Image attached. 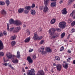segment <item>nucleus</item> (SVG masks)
I'll return each mask as SVG.
<instances>
[{
	"instance_id": "nucleus-51",
	"label": "nucleus",
	"mask_w": 75,
	"mask_h": 75,
	"mask_svg": "<svg viewBox=\"0 0 75 75\" xmlns=\"http://www.w3.org/2000/svg\"><path fill=\"white\" fill-rule=\"evenodd\" d=\"M38 31L39 32L41 31H42V28H39Z\"/></svg>"
},
{
	"instance_id": "nucleus-4",
	"label": "nucleus",
	"mask_w": 75,
	"mask_h": 75,
	"mask_svg": "<svg viewBox=\"0 0 75 75\" xmlns=\"http://www.w3.org/2000/svg\"><path fill=\"white\" fill-rule=\"evenodd\" d=\"M31 6H28L25 7V10L24 11V13L25 14H28L29 12V11L31 10Z\"/></svg>"
},
{
	"instance_id": "nucleus-56",
	"label": "nucleus",
	"mask_w": 75,
	"mask_h": 75,
	"mask_svg": "<svg viewBox=\"0 0 75 75\" xmlns=\"http://www.w3.org/2000/svg\"><path fill=\"white\" fill-rule=\"evenodd\" d=\"M51 1H57V0H50Z\"/></svg>"
},
{
	"instance_id": "nucleus-38",
	"label": "nucleus",
	"mask_w": 75,
	"mask_h": 75,
	"mask_svg": "<svg viewBox=\"0 0 75 75\" xmlns=\"http://www.w3.org/2000/svg\"><path fill=\"white\" fill-rule=\"evenodd\" d=\"M35 6V5L34 4H33L32 6L31 7V8H34Z\"/></svg>"
},
{
	"instance_id": "nucleus-2",
	"label": "nucleus",
	"mask_w": 75,
	"mask_h": 75,
	"mask_svg": "<svg viewBox=\"0 0 75 75\" xmlns=\"http://www.w3.org/2000/svg\"><path fill=\"white\" fill-rule=\"evenodd\" d=\"M38 75H45V73L43 70H40L38 72ZM27 75H35V70L34 69H32L30 70L29 72H28L27 73Z\"/></svg>"
},
{
	"instance_id": "nucleus-11",
	"label": "nucleus",
	"mask_w": 75,
	"mask_h": 75,
	"mask_svg": "<svg viewBox=\"0 0 75 75\" xmlns=\"http://www.w3.org/2000/svg\"><path fill=\"white\" fill-rule=\"evenodd\" d=\"M1 14L4 16H6L7 12L4 9L2 10L1 11Z\"/></svg>"
},
{
	"instance_id": "nucleus-13",
	"label": "nucleus",
	"mask_w": 75,
	"mask_h": 75,
	"mask_svg": "<svg viewBox=\"0 0 75 75\" xmlns=\"http://www.w3.org/2000/svg\"><path fill=\"white\" fill-rule=\"evenodd\" d=\"M12 61L13 62V63H15V64H17L18 62V61L17 59H15L13 58L12 59Z\"/></svg>"
},
{
	"instance_id": "nucleus-30",
	"label": "nucleus",
	"mask_w": 75,
	"mask_h": 75,
	"mask_svg": "<svg viewBox=\"0 0 75 75\" xmlns=\"http://www.w3.org/2000/svg\"><path fill=\"white\" fill-rule=\"evenodd\" d=\"M16 42L15 41H12L11 42V45L12 47H13V46H14L15 45H16Z\"/></svg>"
},
{
	"instance_id": "nucleus-25",
	"label": "nucleus",
	"mask_w": 75,
	"mask_h": 75,
	"mask_svg": "<svg viewBox=\"0 0 75 75\" xmlns=\"http://www.w3.org/2000/svg\"><path fill=\"white\" fill-rule=\"evenodd\" d=\"M31 13L32 15H33V16H34V15L35 14L36 12L35 10H33L31 11Z\"/></svg>"
},
{
	"instance_id": "nucleus-46",
	"label": "nucleus",
	"mask_w": 75,
	"mask_h": 75,
	"mask_svg": "<svg viewBox=\"0 0 75 75\" xmlns=\"http://www.w3.org/2000/svg\"><path fill=\"white\" fill-rule=\"evenodd\" d=\"M44 42V40H42L40 42V44H43V42Z\"/></svg>"
},
{
	"instance_id": "nucleus-53",
	"label": "nucleus",
	"mask_w": 75,
	"mask_h": 75,
	"mask_svg": "<svg viewBox=\"0 0 75 75\" xmlns=\"http://www.w3.org/2000/svg\"><path fill=\"white\" fill-rule=\"evenodd\" d=\"M33 49L30 50H29V52H32V51H33Z\"/></svg>"
},
{
	"instance_id": "nucleus-15",
	"label": "nucleus",
	"mask_w": 75,
	"mask_h": 75,
	"mask_svg": "<svg viewBox=\"0 0 75 75\" xmlns=\"http://www.w3.org/2000/svg\"><path fill=\"white\" fill-rule=\"evenodd\" d=\"M3 44L2 43V41L0 40V50L3 49Z\"/></svg>"
},
{
	"instance_id": "nucleus-40",
	"label": "nucleus",
	"mask_w": 75,
	"mask_h": 75,
	"mask_svg": "<svg viewBox=\"0 0 75 75\" xmlns=\"http://www.w3.org/2000/svg\"><path fill=\"white\" fill-rule=\"evenodd\" d=\"M9 64L8 63V65L9 67H10V68H11V69H14V67H12V66H11V64Z\"/></svg>"
},
{
	"instance_id": "nucleus-26",
	"label": "nucleus",
	"mask_w": 75,
	"mask_h": 75,
	"mask_svg": "<svg viewBox=\"0 0 75 75\" xmlns=\"http://www.w3.org/2000/svg\"><path fill=\"white\" fill-rule=\"evenodd\" d=\"M6 55L8 59H10L12 58V54H6Z\"/></svg>"
},
{
	"instance_id": "nucleus-29",
	"label": "nucleus",
	"mask_w": 75,
	"mask_h": 75,
	"mask_svg": "<svg viewBox=\"0 0 75 75\" xmlns=\"http://www.w3.org/2000/svg\"><path fill=\"white\" fill-rule=\"evenodd\" d=\"M65 35V33H63L62 34H61V38H63V37H64Z\"/></svg>"
},
{
	"instance_id": "nucleus-21",
	"label": "nucleus",
	"mask_w": 75,
	"mask_h": 75,
	"mask_svg": "<svg viewBox=\"0 0 75 75\" xmlns=\"http://www.w3.org/2000/svg\"><path fill=\"white\" fill-rule=\"evenodd\" d=\"M30 39H31V38L30 37L27 38L25 40V42H28L30 40Z\"/></svg>"
},
{
	"instance_id": "nucleus-27",
	"label": "nucleus",
	"mask_w": 75,
	"mask_h": 75,
	"mask_svg": "<svg viewBox=\"0 0 75 75\" xmlns=\"http://www.w3.org/2000/svg\"><path fill=\"white\" fill-rule=\"evenodd\" d=\"M74 0H69L68 3V5H69V4H71L72 3V2H73Z\"/></svg>"
},
{
	"instance_id": "nucleus-7",
	"label": "nucleus",
	"mask_w": 75,
	"mask_h": 75,
	"mask_svg": "<svg viewBox=\"0 0 75 75\" xmlns=\"http://www.w3.org/2000/svg\"><path fill=\"white\" fill-rule=\"evenodd\" d=\"M50 3V0H44V4L45 6H48Z\"/></svg>"
},
{
	"instance_id": "nucleus-18",
	"label": "nucleus",
	"mask_w": 75,
	"mask_h": 75,
	"mask_svg": "<svg viewBox=\"0 0 75 75\" xmlns=\"http://www.w3.org/2000/svg\"><path fill=\"white\" fill-rule=\"evenodd\" d=\"M34 39V40H38V35H37V34H35L34 33V35L33 37Z\"/></svg>"
},
{
	"instance_id": "nucleus-19",
	"label": "nucleus",
	"mask_w": 75,
	"mask_h": 75,
	"mask_svg": "<svg viewBox=\"0 0 75 75\" xmlns=\"http://www.w3.org/2000/svg\"><path fill=\"white\" fill-rule=\"evenodd\" d=\"M56 19L55 18H53L51 21L50 23L51 24H54V23H55Z\"/></svg>"
},
{
	"instance_id": "nucleus-28",
	"label": "nucleus",
	"mask_w": 75,
	"mask_h": 75,
	"mask_svg": "<svg viewBox=\"0 0 75 75\" xmlns=\"http://www.w3.org/2000/svg\"><path fill=\"white\" fill-rule=\"evenodd\" d=\"M16 37H17V36L16 35H14L13 36L11 37V40H15L16 38Z\"/></svg>"
},
{
	"instance_id": "nucleus-59",
	"label": "nucleus",
	"mask_w": 75,
	"mask_h": 75,
	"mask_svg": "<svg viewBox=\"0 0 75 75\" xmlns=\"http://www.w3.org/2000/svg\"><path fill=\"white\" fill-rule=\"evenodd\" d=\"M39 40H41L42 38V37L41 36V37H39Z\"/></svg>"
},
{
	"instance_id": "nucleus-23",
	"label": "nucleus",
	"mask_w": 75,
	"mask_h": 75,
	"mask_svg": "<svg viewBox=\"0 0 75 75\" xmlns=\"http://www.w3.org/2000/svg\"><path fill=\"white\" fill-rule=\"evenodd\" d=\"M23 11L24 8H20V9H19L18 10V13H23Z\"/></svg>"
},
{
	"instance_id": "nucleus-22",
	"label": "nucleus",
	"mask_w": 75,
	"mask_h": 75,
	"mask_svg": "<svg viewBox=\"0 0 75 75\" xmlns=\"http://www.w3.org/2000/svg\"><path fill=\"white\" fill-rule=\"evenodd\" d=\"M16 57L18 58H21L20 54V52L19 51H18L17 52V56Z\"/></svg>"
},
{
	"instance_id": "nucleus-10",
	"label": "nucleus",
	"mask_w": 75,
	"mask_h": 75,
	"mask_svg": "<svg viewBox=\"0 0 75 75\" xmlns=\"http://www.w3.org/2000/svg\"><path fill=\"white\" fill-rule=\"evenodd\" d=\"M62 13L63 14H67V8H64L62 11Z\"/></svg>"
},
{
	"instance_id": "nucleus-62",
	"label": "nucleus",
	"mask_w": 75,
	"mask_h": 75,
	"mask_svg": "<svg viewBox=\"0 0 75 75\" xmlns=\"http://www.w3.org/2000/svg\"><path fill=\"white\" fill-rule=\"evenodd\" d=\"M63 62L64 64H67V62H65V61H64Z\"/></svg>"
},
{
	"instance_id": "nucleus-60",
	"label": "nucleus",
	"mask_w": 75,
	"mask_h": 75,
	"mask_svg": "<svg viewBox=\"0 0 75 75\" xmlns=\"http://www.w3.org/2000/svg\"><path fill=\"white\" fill-rule=\"evenodd\" d=\"M3 65H5V66H7V63H6L5 64H3Z\"/></svg>"
},
{
	"instance_id": "nucleus-54",
	"label": "nucleus",
	"mask_w": 75,
	"mask_h": 75,
	"mask_svg": "<svg viewBox=\"0 0 75 75\" xmlns=\"http://www.w3.org/2000/svg\"><path fill=\"white\" fill-rule=\"evenodd\" d=\"M33 58L34 59H35V58H36V56L35 55H33Z\"/></svg>"
},
{
	"instance_id": "nucleus-5",
	"label": "nucleus",
	"mask_w": 75,
	"mask_h": 75,
	"mask_svg": "<svg viewBox=\"0 0 75 75\" xmlns=\"http://www.w3.org/2000/svg\"><path fill=\"white\" fill-rule=\"evenodd\" d=\"M56 68L58 71H61V69H62V66L61 64H57Z\"/></svg>"
},
{
	"instance_id": "nucleus-42",
	"label": "nucleus",
	"mask_w": 75,
	"mask_h": 75,
	"mask_svg": "<svg viewBox=\"0 0 75 75\" xmlns=\"http://www.w3.org/2000/svg\"><path fill=\"white\" fill-rule=\"evenodd\" d=\"M3 36V33L1 31H0V37H2Z\"/></svg>"
},
{
	"instance_id": "nucleus-20",
	"label": "nucleus",
	"mask_w": 75,
	"mask_h": 75,
	"mask_svg": "<svg viewBox=\"0 0 75 75\" xmlns=\"http://www.w3.org/2000/svg\"><path fill=\"white\" fill-rule=\"evenodd\" d=\"M46 51L47 52H52V50L49 47H47Z\"/></svg>"
},
{
	"instance_id": "nucleus-36",
	"label": "nucleus",
	"mask_w": 75,
	"mask_h": 75,
	"mask_svg": "<svg viewBox=\"0 0 75 75\" xmlns=\"http://www.w3.org/2000/svg\"><path fill=\"white\" fill-rule=\"evenodd\" d=\"M30 33H31V32L30 31L28 30L26 33L28 35H30Z\"/></svg>"
},
{
	"instance_id": "nucleus-34",
	"label": "nucleus",
	"mask_w": 75,
	"mask_h": 75,
	"mask_svg": "<svg viewBox=\"0 0 75 75\" xmlns=\"http://www.w3.org/2000/svg\"><path fill=\"white\" fill-rule=\"evenodd\" d=\"M55 58L56 60H57V61H59L60 60V59L58 56H56Z\"/></svg>"
},
{
	"instance_id": "nucleus-16",
	"label": "nucleus",
	"mask_w": 75,
	"mask_h": 75,
	"mask_svg": "<svg viewBox=\"0 0 75 75\" xmlns=\"http://www.w3.org/2000/svg\"><path fill=\"white\" fill-rule=\"evenodd\" d=\"M56 2H52L51 4V7H56V6H57L56 5Z\"/></svg>"
},
{
	"instance_id": "nucleus-32",
	"label": "nucleus",
	"mask_w": 75,
	"mask_h": 75,
	"mask_svg": "<svg viewBox=\"0 0 75 75\" xmlns=\"http://www.w3.org/2000/svg\"><path fill=\"white\" fill-rule=\"evenodd\" d=\"M0 5L2 6H4V5H5V2L3 1H0Z\"/></svg>"
},
{
	"instance_id": "nucleus-63",
	"label": "nucleus",
	"mask_w": 75,
	"mask_h": 75,
	"mask_svg": "<svg viewBox=\"0 0 75 75\" xmlns=\"http://www.w3.org/2000/svg\"><path fill=\"white\" fill-rule=\"evenodd\" d=\"M73 63L74 64H75V60L73 61Z\"/></svg>"
},
{
	"instance_id": "nucleus-49",
	"label": "nucleus",
	"mask_w": 75,
	"mask_h": 75,
	"mask_svg": "<svg viewBox=\"0 0 75 75\" xmlns=\"http://www.w3.org/2000/svg\"><path fill=\"white\" fill-rule=\"evenodd\" d=\"M64 68H68V65L67 64H66L65 65Z\"/></svg>"
},
{
	"instance_id": "nucleus-55",
	"label": "nucleus",
	"mask_w": 75,
	"mask_h": 75,
	"mask_svg": "<svg viewBox=\"0 0 75 75\" xmlns=\"http://www.w3.org/2000/svg\"><path fill=\"white\" fill-rule=\"evenodd\" d=\"M23 27L25 28L26 27V25L25 24H24L23 25Z\"/></svg>"
},
{
	"instance_id": "nucleus-33",
	"label": "nucleus",
	"mask_w": 75,
	"mask_h": 75,
	"mask_svg": "<svg viewBox=\"0 0 75 75\" xmlns=\"http://www.w3.org/2000/svg\"><path fill=\"white\" fill-rule=\"evenodd\" d=\"M71 25L72 27H74L75 25V21H73L71 23Z\"/></svg>"
},
{
	"instance_id": "nucleus-48",
	"label": "nucleus",
	"mask_w": 75,
	"mask_h": 75,
	"mask_svg": "<svg viewBox=\"0 0 75 75\" xmlns=\"http://www.w3.org/2000/svg\"><path fill=\"white\" fill-rule=\"evenodd\" d=\"M72 33H74L75 32V29L74 28H72L71 30Z\"/></svg>"
},
{
	"instance_id": "nucleus-24",
	"label": "nucleus",
	"mask_w": 75,
	"mask_h": 75,
	"mask_svg": "<svg viewBox=\"0 0 75 75\" xmlns=\"http://www.w3.org/2000/svg\"><path fill=\"white\" fill-rule=\"evenodd\" d=\"M15 21H14V20H13V19H11L9 21L10 24H14V23H14Z\"/></svg>"
},
{
	"instance_id": "nucleus-39",
	"label": "nucleus",
	"mask_w": 75,
	"mask_h": 75,
	"mask_svg": "<svg viewBox=\"0 0 75 75\" xmlns=\"http://www.w3.org/2000/svg\"><path fill=\"white\" fill-rule=\"evenodd\" d=\"M4 54L3 52H0V56H4Z\"/></svg>"
},
{
	"instance_id": "nucleus-12",
	"label": "nucleus",
	"mask_w": 75,
	"mask_h": 75,
	"mask_svg": "<svg viewBox=\"0 0 75 75\" xmlns=\"http://www.w3.org/2000/svg\"><path fill=\"white\" fill-rule=\"evenodd\" d=\"M47 6H45L44 7L43 11H44V12H45V13H47V12H48V10H49Z\"/></svg>"
},
{
	"instance_id": "nucleus-44",
	"label": "nucleus",
	"mask_w": 75,
	"mask_h": 75,
	"mask_svg": "<svg viewBox=\"0 0 75 75\" xmlns=\"http://www.w3.org/2000/svg\"><path fill=\"white\" fill-rule=\"evenodd\" d=\"M64 47L63 46L62 47L60 48V51H63V50H64Z\"/></svg>"
},
{
	"instance_id": "nucleus-61",
	"label": "nucleus",
	"mask_w": 75,
	"mask_h": 75,
	"mask_svg": "<svg viewBox=\"0 0 75 75\" xmlns=\"http://www.w3.org/2000/svg\"><path fill=\"white\" fill-rule=\"evenodd\" d=\"M51 72H52V73H53L54 72V71H53V69H52V70L51 71Z\"/></svg>"
},
{
	"instance_id": "nucleus-58",
	"label": "nucleus",
	"mask_w": 75,
	"mask_h": 75,
	"mask_svg": "<svg viewBox=\"0 0 75 75\" xmlns=\"http://www.w3.org/2000/svg\"><path fill=\"white\" fill-rule=\"evenodd\" d=\"M53 65L54 66H56V63H53Z\"/></svg>"
},
{
	"instance_id": "nucleus-47",
	"label": "nucleus",
	"mask_w": 75,
	"mask_h": 75,
	"mask_svg": "<svg viewBox=\"0 0 75 75\" xmlns=\"http://www.w3.org/2000/svg\"><path fill=\"white\" fill-rule=\"evenodd\" d=\"M42 54H47V52H46V51H43L42 52H41Z\"/></svg>"
},
{
	"instance_id": "nucleus-43",
	"label": "nucleus",
	"mask_w": 75,
	"mask_h": 75,
	"mask_svg": "<svg viewBox=\"0 0 75 75\" xmlns=\"http://www.w3.org/2000/svg\"><path fill=\"white\" fill-rule=\"evenodd\" d=\"M39 8L40 10H43V9L44 8V7L43 6H40Z\"/></svg>"
},
{
	"instance_id": "nucleus-6",
	"label": "nucleus",
	"mask_w": 75,
	"mask_h": 75,
	"mask_svg": "<svg viewBox=\"0 0 75 75\" xmlns=\"http://www.w3.org/2000/svg\"><path fill=\"white\" fill-rule=\"evenodd\" d=\"M14 23L16 26L20 25H21V22L20 21L16 20L14 21Z\"/></svg>"
},
{
	"instance_id": "nucleus-1",
	"label": "nucleus",
	"mask_w": 75,
	"mask_h": 75,
	"mask_svg": "<svg viewBox=\"0 0 75 75\" xmlns=\"http://www.w3.org/2000/svg\"><path fill=\"white\" fill-rule=\"evenodd\" d=\"M56 30L57 31H61V29L59 28H57L55 29L54 28H52L50 29L49 30V33L50 34V37L51 39L52 38H57L58 36H59V34L57 33H55Z\"/></svg>"
},
{
	"instance_id": "nucleus-3",
	"label": "nucleus",
	"mask_w": 75,
	"mask_h": 75,
	"mask_svg": "<svg viewBox=\"0 0 75 75\" xmlns=\"http://www.w3.org/2000/svg\"><path fill=\"white\" fill-rule=\"evenodd\" d=\"M66 22L65 21L60 22L59 25V27L61 29H64L66 27Z\"/></svg>"
},
{
	"instance_id": "nucleus-9",
	"label": "nucleus",
	"mask_w": 75,
	"mask_h": 75,
	"mask_svg": "<svg viewBox=\"0 0 75 75\" xmlns=\"http://www.w3.org/2000/svg\"><path fill=\"white\" fill-rule=\"evenodd\" d=\"M27 59L28 61V62H29V63H33V60H32V59H31V58L29 56L27 58Z\"/></svg>"
},
{
	"instance_id": "nucleus-35",
	"label": "nucleus",
	"mask_w": 75,
	"mask_h": 75,
	"mask_svg": "<svg viewBox=\"0 0 75 75\" xmlns=\"http://www.w3.org/2000/svg\"><path fill=\"white\" fill-rule=\"evenodd\" d=\"M71 58L70 57H68V59H67V62H69L71 60Z\"/></svg>"
},
{
	"instance_id": "nucleus-57",
	"label": "nucleus",
	"mask_w": 75,
	"mask_h": 75,
	"mask_svg": "<svg viewBox=\"0 0 75 75\" xmlns=\"http://www.w3.org/2000/svg\"><path fill=\"white\" fill-rule=\"evenodd\" d=\"M68 52H69V53H71V51L70 50H68Z\"/></svg>"
},
{
	"instance_id": "nucleus-8",
	"label": "nucleus",
	"mask_w": 75,
	"mask_h": 75,
	"mask_svg": "<svg viewBox=\"0 0 75 75\" xmlns=\"http://www.w3.org/2000/svg\"><path fill=\"white\" fill-rule=\"evenodd\" d=\"M71 17H72L73 18L75 19V11H73L70 14Z\"/></svg>"
},
{
	"instance_id": "nucleus-45",
	"label": "nucleus",
	"mask_w": 75,
	"mask_h": 75,
	"mask_svg": "<svg viewBox=\"0 0 75 75\" xmlns=\"http://www.w3.org/2000/svg\"><path fill=\"white\" fill-rule=\"evenodd\" d=\"M13 30H14V27L10 28L9 29V31L10 32L12 31Z\"/></svg>"
},
{
	"instance_id": "nucleus-37",
	"label": "nucleus",
	"mask_w": 75,
	"mask_h": 75,
	"mask_svg": "<svg viewBox=\"0 0 75 75\" xmlns=\"http://www.w3.org/2000/svg\"><path fill=\"white\" fill-rule=\"evenodd\" d=\"M7 31H9V27H10V24L8 23H7Z\"/></svg>"
},
{
	"instance_id": "nucleus-52",
	"label": "nucleus",
	"mask_w": 75,
	"mask_h": 75,
	"mask_svg": "<svg viewBox=\"0 0 75 75\" xmlns=\"http://www.w3.org/2000/svg\"><path fill=\"white\" fill-rule=\"evenodd\" d=\"M22 71H23V72H24L25 71V70H24V69L23 67L22 68Z\"/></svg>"
},
{
	"instance_id": "nucleus-41",
	"label": "nucleus",
	"mask_w": 75,
	"mask_h": 75,
	"mask_svg": "<svg viewBox=\"0 0 75 75\" xmlns=\"http://www.w3.org/2000/svg\"><path fill=\"white\" fill-rule=\"evenodd\" d=\"M3 33L4 35H7V32L6 31H4L3 32Z\"/></svg>"
},
{
	"instance_id": "nucleus-64",
	"label": "nucleus",
	"mask_w": 75,
	"mask_h": 75,
	"mask_svg": "<svg viewBox=\"0 0 75 75\" xmlns=\"http://www.w3.org/2000/svg\"><path fill=\"white\" fill-rule=\"evenodd\" d=\"M28 67H25V69H28Z\"/></svg>"
},
{
	"instance_id": "nucleus-31",
	"label": "nucleus",
	"mask_w": 75,
	"mask_h": 75,
	"mask_svg": "<svg viewBox=\"0 0 75 75\" xmlns=\"http://www.w3.org/2000/svg\"><path fill=\"white\" fill-rule=\"evenodd\" d=\"M6 3L7 6H9V4H10V1H9V0H6Z\"/></svg>"
},
{
	"instance_id": "nucleus-50",
	"label": "nucleus",
	"mask_w": 75,
	"mask_h": 75,
	"mask_svg": "<svg viewBox=\"0 0 75 75\" xmlns=\"http://www.w3.org/2000/svg\"><path fill=\"white\" fill-rule=\"evenodd\" d=\"M63 2H64V0H61L59 2V3H60V4H61V3H62Z\"/></svg>"
},
{
	"instance_id": "nucleus-17",
	"label": "nucleus",
	"mask_w": 75,
	"mask_h": 75,
	"mask_svg": "<svg viewBox=\"0 0 75 75\" xmlns=\"http://www.w3.org/2000/svg\"><path fill=\"white\" fill-rule=\"evenodd\" d=\"M20 27H17L16 28H15V31H13V32L14 33H15V32H18L20 30Z\"/></svg>"
},
{
	"instance_id": "nucleus-14",
	"label": "nucleus",
	"mask_w": 75,
	"mask_h": 75,
	"mask_svg": "<svg viewBox=\"0 0 75 75\" xmlns=\"http://www.w3.org/2000/svg\"><path fill=\"white\" fill-rule=\"evenodd\" d=\"M45 49V47H43V46H42V47H41L39 49V52H42L44 51V50Z\"/></svg>"
}]
</instances>
